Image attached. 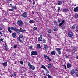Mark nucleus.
<instances>
[{
  "label": "nucleus",
  "instance_id": "1",
  "mask_svg": "<svg viewBox=\"0 0 78 78\" xmlns=\"http://www.w3.org/2000/svg\"><path fill=\"white\" fill-rule=\"evenodd\" d=\"M11 30H14L15 31L17 32V33H21L22 32H25L26 30H22V28H20V29H17V28L16 27H11L10 28Z\"/></svg>",
  "mask_w": 78,
  "mask_h": 78
},
{
  "label": "nucleus",
  "instance_id": "2",
  "mask_svg": "<svg viewBox=\"0 0 78 78\" xmlns=\"http://www.w3.org/2000/svg\"><path fill=\"white\" fill-rule=\"evenodd\" d=\"M65 23V20H63L62 21L61 23H59L58 25V26L60 27V28H62V29L63 30V29H65V28L67 27L66 24L64 25H63V23Z\"/></svg>",
  "mask_w": 78,
  "mask_h": 78
},
{
  "label": "nucleus",
  "instance_id": "3",
  "mask_svg": "<svg viewBox=\"0 0 78 78\" xmlns=\"http://www.w3.org/2000/svg\"><path fill=\"white\" fill-rule=\"evenodd\" d=\"M17 24L19 26L21 27V26H22L24 24L23 22H22V21H21L20 20H18L17 21Z\"/></svg>",
  "mask_w": 78,
  "mask_h": 78
},
{
  "label": "nucleus",
  "instance_id": "4",
  "mask_svg": "<svg viewBox=\"0 0 78 78\" xmlns=\"http://www.w3.org/2000/svg\"><path fill=\"white\" fill-rule=\"evenodd\" d=\"M28 66H29V68H30L32 70H34L35 69V67L34 65H31V64L28 62Z\"/></svg>",
  "mask_w": 78,
  "mask_h": 78
},
{
  "label": "nucleus",
  "instance_id": "5",
  "mask_svg": "<svg viewBox=\"0 0 78 78\" xmlns=\"http://www.w3.org/2000/svg\"><path fill=\"white\" fill-rule=\"evenodd\" d=\"M28 13H27L26 12H24V13L22 14V15H21L22 17H24V18H26L27 17V15Z\"/></svg>",
  "mask_w": 78,
  "mask_h": 78
},
{
  "label": "nucleus",
  "instance_id": "6",
  "mask_svg": "<svg viewBox=\"0 0 78 78\" xmlns=\"http://www.w3.org/2000/svg\"><path fill=\"white\" fill-rule=\"evenodd\" d=\"M31 56H32L33 55L36 56V55H37V51H33L31 52Z\"/></svg>",
  "mask_w": 78,
  "mask_h": 78
},
{
  "label": "nucleus",
  "instance_id": "7",
  "mask_svg": "<svg viewBox=\"0 0 78 78\" xmlns=\"http://www.w3.org/2000/svg\"><path fill=\"white\" fill-rule=\"evenodd\" d=\"M38 40L39 42L42 41V35H40V37L38 38Z\"/></svg>",
  "mask_w": 78,
  "mask_h": 78
},
{
  "label": "nucleus",
  "instance_id": "8",
  "mask_svg": "<svg viewBox=\"0 0 78 78\" xmlns=\"http://www.w3.org/2000/svg\"><path fill=\"white\" fill-rule=\"evenodd\" d=\"M58 52V53L59 54V55H61V49L59 48H56L55 49Z\"/></svg>",
  "mask_w": 78,
  "mask_h": 78
},
{
  "label": "nucleus",
  "instance_id": "9",
  "mask_svg": "<svg viewBox=\"0 0 78 78\" xmlns=\"http://www.w3.org/2000/svg\"><path fill=\"white\" fill-rule=\"evenodd\" d=\"M68 35L69 37H72L73 36V33L72 32H70L68 33Z\"/></svg>",
  "mask_w": 78,
  "mask_h": 78
},
{
  "label": "nucleus",
  "instance_id": "10",
  "mask_svg": "<svg viewBox=\"0 0 78 78\" xmlns=\"http://www.w3.org/2000/svg\"><path fill=\"white\" fill-rule=\"evenodd\" d=\"M63 12H66L67 11H69V10L67 8H64L63 10H62Z\"/></svg>",
  "mask_w": 78,
  "mask_h": 78
},
{
  "label": "nucleus",
  "instance_id": "11",
  "mask_svg": "<svg viewBox=\"0 0 78 78\" xmlns=\"http://www.w3.org/2000/svg\"><path fill=\"white\" fill-rule=\"evenodd\" d=\"M74 11L75 12H78V7H76L74 8Z\"/></svg>",
  "mask_w": 78,
  "mask_h": 78
},
{
  "label": "nucleus",
  "instance_id": "12",
  "mask_svg": "<svg viewBox=\"0 0 78 78\" xmlns=\"http://www.w3.org/2000/svg\"><path fill=\"white\" fill-rule=\"evenodd\" d=\"M58 30V27H56L55 26L54 28L53 31H56Z\"/></svg>",
  "mask_w": 78,
  "mask_h": 78
},
{
  "label": "nucleus",
  "instance_id": "13",
  "mask_svg": "<svg viewBox=\"0 0 78 78\" xmlns=\"http://www.w3.org/2000/svg\"><path fill=\"white\" fill-rule=\"evenodd\" d=\"M3 65L4 67H6V66H7V62H5L3 63Z\"/></svg>",
  "mask_w": 78,
  "mask_h": 78
},
{
  "label": "nucleus",
  "instance_id": "14",
  "mask_svg": "<svg viewBox=\"0 0 78 78\" xmlns=\"http://www.w3.org/2000/svg\"><path fill=\"white\" fill-rule=\"evenodd\" d=\"M5 50L6 51H7V50H8V47L7 45V44H6V43H5Z\"/></svg>",
  "mask_w": 78,
  "mask_h": 78
},
{
  "label": "nucleus",
  "instance_id": "15",
  "mask_svg": "<svg viewBox=\"0 0 78 78\" xmlns=\"http://www.w3.org/2000/svg\"><path fill=\"white\" fill-rule=\"evenodd\" d=\"M48 68H51V67H52V65L50 63L48 64Z\"/></svg>",
  "mask_w": 78,
  "mask_h": 78
},
{
  "label": "nucleus",
  "instance_id": "16",
  "mask_svg": "<svg viewBox=\"0 0 78 78\" xmlns=\"http://www.w3.org/2000/svg\"><path fill=\"white\" fill-rule=\"evenodd\" d=\"M16 35L17 34H16V32H14L12 34V36H13V37H16Z\"/></svg>",
  "mask_w": 78,
  "mask_h": 78
},
{
  "label": "nucleus",
  "instance_id": "17",
  "mask_svg": "<svg viewBox=\"0 0 78 78\" xmlns=\"http://www.w3.org/2000/svg\"><path fill=\"white\" fill-rule=\"evenodd\" d=\"M67 68H70L71 67V64L69 63H68L67 64Z\"/></svg>",
  "mask_w": 78,
  "mask_h": 78
},
{
  "label": "nucleus",
  "instance_id": "18",
  "mask_svg": "<svg viewBox=\"0 0 78 78\" xmlns=\"http://www.w3.org/2000/svg\"><path fill=\"white\" fill-rule=\"evenodd\" d=\"M44 49L45 50H47V49H48L47 46L46 45H44Z\"/></svg>",
  "mask_w": 78,
  "mask_h": 78
},
{
  "label": "nucleus",
  "instance_id": "19",
  "mask_svg": "<svg viewBox=\"0 0 78 78\" xmlns=\"http://www.w3.org/2000/svg\"><path fill=\"white\" fill-rule=\"evenodd\" d=\"M51 31H52V30L51 29H49L47 30V32L48 33H51Z\"/></svg>",
  "mask_w": 78,
  "mask_h": 78
},
{
  "label": "nucleus",
  "instance_id": "20",
  "mask_svg": "<svg viewBox=\"0 0 78 78\" xmlns=\"http://www.w3.org/2000/svg\"><path fill=\"white\" fill-rule=\"evenodd\" d=\"M8 31L10 33H12V31H11V29H10V27H9L8 29Z\"/></svg>",
  "mask_w": 78,
  "mask_h": 78
},
{
  "label": "nucleus",
  "instance_id": "21",
  "mask_svg": "<svg viewBox=\"0 0 78 78\" xmlns=\"http://www.w3.org/2000/svg\"><path fill=\"white\" fill-rule=\"evenodd\" d=\"M75 18V19H78V14H75L74 15Z\"/></svg>",
  "mask_w": 78,
  "mask_h": 78
},
{
  "label": "nucleus",
  "instance_id": "22",
  "mask_svg": "<svg viewBox=\"0 0 78 78\" xmlns=\"http://www.w3.org/2000/svg\"><path fill=\"white\" fill-rule=\"evenodd\" d=\"M58 4L59 5H62V1H58Z\"/></svg>",
  "mask_w": 78,
  "mask_h": 78
},
{
  "label": "nucleus",
  "instance_id": "23",
  "mask_svg": "<svg viewBox=\"0 0 78 78\" xmlns=\"http://www.w3.org/2000/svg\"><path fill=\"white\" fill-rule=\"evenodd\" d=\"M70 73L71 74H74L75 73V71L74 70H72L71 71Z\"/></svg>",
  "mask_w": 78,
  "mask_h": 78
},
{
  "label": "nucleus",
  "instance_id": "24",
  "mask_svg": "<svg viewBox=\"0 0 78 78\" xmlns=\"http://www.w3.org/2000/svg\"><path fill=\"white\" fill-rule=\"evenodd\" d=\"M41 68H43V69H45V70H46L47 69V68H46L45 66L43 65H41Z\"/></svg>",
  "mask_w": 78,
  "mask_h": 78
},
{
  "label": "nucleus",
  "instance_id": "25",
  "mask_svg": "<svg viewBox=\"0 0 78 78\" xmlns=\"http://www.w3.org/2000/svg\"><path fill=\"white\" fill-rule=\"evenodd\" d=\"M37 47L38 48H41V45L40 44H38L37 46Z\"/></svg>",
  "mask_w": 78,
  "mask_h": 78
},
{
  "label": "nucleus",
  "instance_id": "26",
  "mask_svg": "<svg viewBox=\"0 0 78 78\" xmlns=\"http://www.w3.org/2000/svg\"><path fill=\"white\" fill-rule=\"evenodd\" d=\"M19 37L20 39H23V35L22 34H21L20 35Z\"/></svg>",
  "mask_w": 78,
  "mask_h": 78
},
{
  "label": "nucleus",
  "instance_id": "27",
  "mask_svg": "<svg viewBox=\"0 0 78 78\" xmlns=\"http://www.w3.org/2000/svg\"><path fill=\"white\" fill-rule=\"evenodd\" d=\"M51 54L52 55H55L56 54V52L55 51H52L51 52Z\"/></svg>",
  "mask_w": 78,
  "mask_h": 78
},
{
  "label": "nucleus",
  "instance_id": "28",
  "mask_svg": "<svg viewBox=\"0 0 78 78\" xmlns=\"http://www.w3.org/2000/svg\"><path fill=\"white\" fill-rule=\"evenodd\" d=\"M62 20H63V19H59V18H58V22H62Z\"/></svg>",
  "mask_w": 78,
  "mask_h": 78
},
{
  "label": "nucleus",
  "instance_id": "29",
  "mask_svg": "<svg viewBox=\"0 0 78 78\" xmlns=\"http://www.w3.org/2000/svg\"><path fill=\"white\" fill-rule=\"evenodd\" d=\"M3 22H8V19H6V18H4L3 20Z\"/></svg>",
  "mask_w": 78,
  "mask_h": 78
},
{
  "label": "nucleus",
  "instance_id": "30",
  "mask_svg": "<svg viewBox=\"0 0 78 78\" xmlns=\"http://www.w3.org/2000/svg\"><path fill=\"white\" fill-rule=\"evenodd\" d=\"M29 23H34V21L33 20H30L29 21Z\"/></svg>",
  "mask_w": 78,
  "mask_h": 78
},
{
  "label": "nucleus",
  "instance_id": "31",
  "mask_svg": "<svg viewBox=\"0 0 78 78\" xmlns=\"http://www.w3.org/2000/svg\"><path fill=\"white\" fill-rule=\"evenodd\" d=\"M11 7H12V9L13 10H14L15 9H16V6H11Z\"/></svg>",
  "mask_w": 78,
  "mask_h": 78
},
{
  "label": "nucleus",
  "instance_id": "32",
  "mask_svg": "<svg viewBox=\"0 0 78 78\" xmlns=\"http://www.w3.org/2000/svg\"><path fill=\"white\" fill-rule=\"evenodd\" d=\"M43 56L44 58H48V56H47V55H45V54H43Z\"/></svg>",
  "mask_w": 78,
  "mask_h": 78
},
{
  "label": "nucleus",
  "instance_id": "33",
  "mask_svg": "<svg viewBox=\"0 0 78 78\" xmlns=\"http://www.w3.org/2000/svg\"><path fill=\"white\" fill-rule=\"evenodd\" d=\"M13 48H17V45H14L13 46Z\"/></svg>",
  "mask_w": 78,
  "mask_h": 78
},
{
  "label": "nucleus",
  "instance_id": "34",
  "mask_svg": "<svg viewBox=\"0 0 78 78\" xmlns=\"http://www.w3.org/2000/svg\"><path fill=\"white\" fill-rule=\"evenodd\" d=\"M58 8H59L57 9V11L58 12H59V11L60 10V9H61V8H60V7H58Z\"/></svg>",
  "mask_w": 78,
  "mask_h": 78
},
{
  "label": "nucleus",
  "instance_id": "35",
  "mask_svg": "<svg viewBox=\"0 0 78 78\" xmlns=\"http://www.w3.org/2000/svg\"><path fill=\"white\" fill-rule=\"evenodd\" d=\"M42 42H43V43H46V40L44 39V40H43Z\"/></svg>",
  "mask_w": 78,
  "mask_h": 78
},
{
  "label": "nucleus",
  "instance_id": "36",
  "mask_svg": "<svg viewBox=\"0 0 78 78\" xmlns=\"http://www.w3.org/2000/svg\"><path fill=\"white\" fill-rule=\"evenodd\" d=\"M33 30H34L35 31L37 30V27H34L33 28Z\"/></svg>",
  "mask_w": 78,
  "mask_h": 78
},
{
  "label": "nucleus",
  "instance_id": "37",
  "mask_svg": "<svg viewBox=\"0 0 78 78\" xmlns=\"http://www.w3.org/2000/svg\"><path fill=\"white\" fill-rule=\"evenodd\" d=\"M47 59H48V61L50 62V61H51V59H50V57H48L47 58Z\"/></svg>",
  "mask_w": 78,
  "mask_h": 78
},
{
  "label": "nucleus",
  "instance_id": "38",
  "mask_svg": "<svg viewBox=\"0 0 78 78\" xmlns=\"http://www.w3.org/2000/svg\"><path fill=\"white\" fill-rule=\"evenodd\" d=\"M20 63L22 65V64H23V61H20Z\"/></svg>",
  "mask_w": 78,
  "mask_h": 78
},
{
  "label": "nucleus",
  "instance_id": "39",
  "mask_svg": "<svg viewBox=\"0 0 78 78\" xmlns=\"http://www.w3.org/2000/svg\"><path fill=\"white\" fill-rule=\"evenodd\" d=\"M47 35L48 37L50 38V37H51V36H50V35L49 34H48Z\"/></svg>",
  "mask_w": 78,
  "mask_h": 78
},
{
  "label": "nucleus",
  "instance_id": "40",
  "mask_svg": "<svg viewBox=\"0 0 78 78\" xmlns=\"http://www.w3.org/2000/svg\"><path fill=\"white\" fill-rule=\"evenodd\" d=\"M54 22L55 25H56V24H57V22H56V21H55Z\"/></svg>",
  "mask_w": 78,
  "mask_h": 78
},
{
  "label": "nucleus",
  "instance_id": "41",
  "mask_svg": "<svg viewBox=\"0 0 78 78\" xmlns=\"http://www.w3.org/2000/svg\"><path fill=\"white\" fill-rule=\"evenodd\" d=\"M45 70H46V71H47V73H50V72H49V71H48V70H47V69H46Z\"/></svg>",
  "mask_w": 78,
  "mask_h": 78
},
{
  "label": "nucleus",
  "instance_id": "42",
  "mask_svg": "<svg viewBox=\"0 0 78 78\" xmlns=\"http://www.w3.org/2000/svg\"><path fill=\"white\" fill-rule=\"evenodd\" d=\"M2 35H3V34L2 33V32H0V37L2 36Z\"/></svg>",
  "mask_w": 78,
  "mask_h": 78
},
{
  "label": "nucleus",
  "instance_id": "43",
  "mask_svg": "<svg viewBox=\"0 0 78 78\" xmlns=\"http://www.w3.org/2000/svg\"><path fill=\"white\" fill-rule=\"evenodd\" d=\"M76 76L77 77H78V72H76Z\"/></svg>",
  "mask_w": 78,
  "mask_h": 78
},
{
  "label": "nucleus",
  "instance_id": "44",
  "mask_svg": "<svg viewBox=\"0 0 78 78\" xmlns=\"http://www.w3.org/2000/svg\"><path fill=\"white\" fill-rule=\"evenodd\" d=\"M75 28V25H73L72 26V28L73 29H74V28Z\"/></svg>",
  "mask_w": 78,
  "mask_h": 78
},
{
  "label": "nucleus",
  "instance_id": "45",
  "mask_svg": "<svg viewBox=\"0 0 78 78\" xmlns=\"http://www.w3.org/2000/svg\"><path fill=\"white\" fill-rule=\"evenodd\" d=\"M3 40H4V39H3V38L0 39V41H1V42L3 41Z\"/></svg>",
  "mask_w": 78,
  "mask_h": 78
},
{
  "label": "nucleus",
  "instance_id": "46",
  "mask_svg": "<svg viewBox=\"0 0 78 78\" xmlns=\"http://www.w3.org/2000/svg\"><path fill=\"white\" fill-rule=\"evenodd\" d=\"M69 55H68L67 56H66L65 57V58H70V57H69Z\"/></svg>",
  "mask_w": 78,
  "mask_h": 78
},
{
  "label": "nucleus",
  "instance_id": "47",
  "mask_svg": "<svg viewBox=\"0 0 78 78\" xmlns=\"http://www.w3.org/2000/svg\"><path fill=\"white\" fill-rule=\"evenodd\" d=\"M9 11H14V10L12 9H9Z\"/></svg>",
  "mask_w": 78,
  "mask_h": 78
},
{
  "label": "nucleus",
  "instance_id": "48",
  "mask_svg": "<svg viewBox=\"0 0 78 78\" xmlns=\"http://www.w3.org/2000/svg\"><path fill=\"white\" fill-rule=\"evenodd\" d=\"M48 78H51V76H50L49 75H48Z\"/></svg>",
  "mask_w": 78,
  "mask_h": 78
},
{
  "label": "nucleus",
  "instance_id": "49",
  "mask_svg": "<svg viewBox=\"0 0 78 78\" xmlns=\"http://www.w3.org/2000/svg\"><path fill=\"white\" fill-rule=\"evenodd\" d=\"M29 48L30 49H32L33 48V46L31 45Z\"/></svg>",
  "mask_w": 78,
  "mask_h": 78
},
{
  "label": "nucleus",
  "instance_id": "50",
  "mask_svg": "<svg viewBox=\"0 0 78 78\" xmlns=\"http://www.w3.org/2000/svg\"><path fill=\"white\" fill-rule=\"evenodd\" d=\"M17 39L18 41H20V37L17 38Z\"/></svg>",
  "mask_w": 78,
  "mask_h": 78
},
{
  "label": "nucleus",
  "instance_id": "51",
  "mask_svg": "<svg viewBox=\"0 0 78 78\" xmlns=\"http://www.w3.org/2000/svg\"><path fill=\"white\" fill-rule=\"evenodd\" d=\"M64 67L65 69H66V70H67V67H66V66L65 65Z\"/></svg>",
  "mask_w": 78,
  "mask_h": 78
},
{
  "label": "nucleus",
  "instance_id": "52",
  "mask_svg": "<svg viewBox=\"0 0 78 78\" xmlns=\"http://www.w3.org/2000/svg\"><path fill=\"white\" fill-rule=\"evenodd\" d=\"M33 5H34V4H35V1H34L33 2Z\"/></svg>",
  "mask_w": 78,
  "mask_h": 78
},
{
  "label": "nucleus",
  "instance_id": "53",
  "mask_svg": "<svg viewBox=\"0 0 78 78\" xmlns=\"http://www.w3.org/2000/svg\"><path fill=\"white\" fill-rule=\"evenodd\" d=\"M75 31L77 32V33H78V30L76 29L75 30Z\"/></svg>",
  "mask_w": 78,
  "mask_h": 78
},
{
  "label": "nucleus",
  "instance_id": "54",
  "mask_svg": "<svg viewBox=\"0 0 78 78\" xmlns=\"http://www.w3.org/2000/svg\"><path fill=\"white\" fill-rule=\"evenodd\" d=\"M10 1H11V0H7V2H9Z\"/></svg>",
  "mask_w": 78,
  "mask_h": 78
},
{
  "label": "nucleus",
  "instance_id": "55",
  "mask_svg": "<svg viewBox=\"0 0 78 78\" xmlns=\"http://www.w3.org/2000/svg\"><path fill=\"white\" fill-rule=\"evenodd\" d=\"M20 42H22V43H23V41H22V40H21V39H20Z\"/></svg>",
  "mask_w": 78,
  "mask_h": 78
},
{
  "label": "nucleus",
  "instance_id": "56",
  "mask_svg": "<svg viewBox=\"0 0 78 78\" xmlns=\"http://www.w3.org/2000/svg\"><path fill=\"white\" fill-rule=\"evenodd\" d=\"M75 70L76 72H78V69H75Z\"/></svg>",
  "mask_w": 78,
  "mask_h": 78
},
{
  "label": "nucleus",
  "instance_id": "57",
  "mask_svg": "<svg viewBox=\"0 0 78 78\" xmlns=\"http://www.w3.org/2000/svg\"><path fill=\"white\" fill-rule=\"evenodd\" d=\"M13 75L14 76H16V75H17L15 73H13Z\"/></svg>",
  "mask_w": 78,
  "mask_h": 78
},
{
  "label": "nucleus",
  "instance_id": "58",
  "mask_svg": "<svg viewBox=\"0 0 78 78\" xmlns=\"http://www.w3.org/2000/svg\"><path fill=\"white\" fill-rule=\"evenodd\" d=\"M48 75H49L48 73H46V75H47V76H48Z\"/></svg>",
  "mask_w": 78,
  "mask_h": 78
},
{
  "label": "nucleus",
  "instance_id": "59",
  "mask_svg": "<svg viewBox=\"0 0 78 78\" xmlns=\"http://www.w3.org/2000/svg\"><path fill=\"white\" fill-rule=\"evenodd\" d=\"M76 28V29H78V25L77 26Z\"/></svg>",
  "mask_w": 78,
  "mask_h": 78
},
{
  "label": "nucleus",
  "instance_id": "60",
  "mask_svg": "<svg viewBox=\"0 0 78 78\" xmlns=\"http://www.w3.org/2000/svg\"><path fill=\"white\" fill-rule=\"evenodd\" d=\"M2 30V27H0V30Z\"/></svg>",
  "mask_w": 78,
  "mask_h": 78
},
{
  "label": "nucleus",
  "instance_id": "61",
  "mask_svg": "<svg viewBox=\"0 0 78 78\" xmlns=\"http://www.w3.org/2000/svg\"><path fill=\"white\" fill-rule=\"evenodd\" d=\"M29 0V2H31V0Z\"/></svg>",
  "mask_w": 78,
  "mask_h": 78
},
{
  "label": "nucleus",
  "instance_id": "62",
  "mask_svg": "<svg viewBox=\"0 0 78 78\" xmlns=\"http://www.w3.org/2000/svg\"><path fill=\"white\" fill-rule=\"evenodd\" d=\"M61 10H63L64 9H63V8H62L61 9Z\"/></svg>",
  "mask_w": 78,
  "mask_h": 78
},
{
  "label": "nucleus",
  "instance_id": "63",
  "mask_svg": "<svg viewBox=\"0 0 78 78\" xmlns=\"http://www.w3.org/2000/svg\"><path fill=\"white\" fill-rule=\"evenodd\" d=\"M43 75H45V73H43Z\"/></svg>",
  "mask_w": 78,
  "mask_h": 78
},
{
  "label": "nucleus",
  "instance_id": "64",
  "mask_svg": "<svg viewBox=\"0 0 78 78\" xmlns=\"http://www.w3.org/2000/svg\"><path fill=\"white\" fill-rule=\"evenodd\" d=\"M76 58L78 59V56H77V57H76Z\"/></svg>",
  "mask_w": 78,
  "mask_h": 78
}]
</instances>
